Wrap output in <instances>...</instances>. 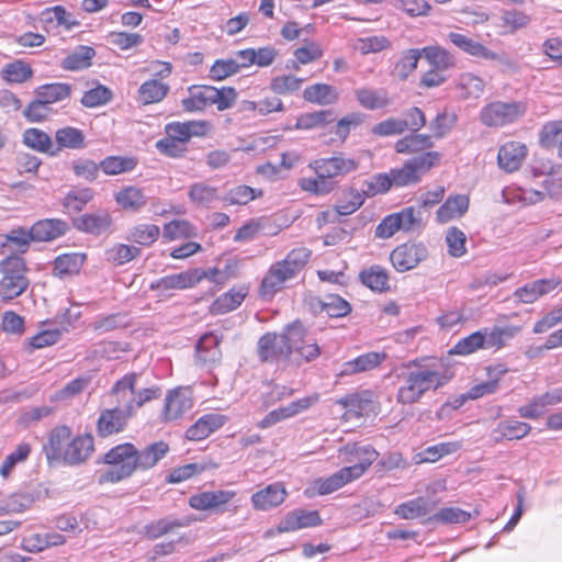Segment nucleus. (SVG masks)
<instances>
[{"label": "nucleus", "instance_id": "63", "mask_svg": "<svg viewBox=\"0 0 562 562\" xmlns=\"http://www.w3.org/2000/svg\"><path fill=\"white\" fill-rule=\"evenodd\" d=\"M112 98V91L105 86L99 85L85 92L81 98V104L86 108H97L109 103Z\"/></svg>", "mask_w": 562, "mask_h": 562}, {"label": "nucleus", "instance_id": "46", "mask_svg": "<svg viewBox=\"0 0 562 562\" xmlns=\"http://www.w3.org/2000/svg\"><path fill=\"white\" fill-rule=\"evenodd\" d=\"M23 143L40 153H47L50 156L57 154V150H52L53 142L50 136L40 128L31 127L25 130L23 133Z\"/></svg>", "mask_w": 562, "mask_h": 562}, {"label": "nucleus", "instance_id": "10", "mask_svg": "<svg viewBox=\"0 0 562 562\" xmlns=\"http://www.w3.org/2000/svg\"><path fill=\"white\" fill-rule=\"evenodd\" d=\"M133 416L132 406H126L116 402L115 407L101 412L97 423L98 435L100 437H108L119 434L124 429L127 420Z\"/></svg>", "mask_w": 562, "mask_h": 562}, {"label": "nucleus", "instance_id": "32", "mask_svg": "<svg viewBox=\"0 0 562 562\" xmlns=\"http://www.w3.org/2000/svg\"><path fill=\"white\" fill-rule=\"evenodd\" d=\"M303 98L311 103L328 105L337 102L339 93L337 89L330 85L315 83L304 89Z\"/></svg>", "mask_w": 562, "mask_h": 562}, {"label": "nucleus", "instance_id": "3", "mask_svg": "<svg viewBox=\"0 0 562 562\" xmlns=\"http://www.w3.org/2000/svg\"><path fill=\"white\" fill-rule=\"evenodd\" d=\"M136 447L125 442L110 449L103 456V462L110 468L101 473L99 483H116L133 475L136 469Z\"/></svg>", "mask_w": 562, "mask_h": 562}, {"label": "nucleus", "instance_id": "39", "mask_svg": "<svg viewBox=\"0 0 562 562\" xmlns=\"http://www.w3.org/2000/svg\"><path fill=\"white\" fill-rule=\"evenodd\" d=\"M355 93L358 102L367 110H379L391 104L389 93L384 89L361 88L356 90Z\"/></svg>", "mask_w": 562, "mask_h": 562}, {"label": "nucleus", "instance_id": "40", "mask_svg": "<svg viewBox=\"0 0 562 562\" xmlns=\"http://www.w3.org/2000/svg\"><path fill=\"white\" fill-rule=\"evenodd\" d=\"M72 91V86L66 82H54L46 83L37 89H35L34 93L36 97L41 98L47 104H53L56 102H60L70 97Z\"/></svg>", "mask_w": 562, "mask_h": 562}, {"label": "nucleus", "instance_id": "42", "mask_svg": "<svg viewBox=\"0 0 562 562\" xmlns=\"http://www.w3.org/2000/svg\"><path fill=\"white\" fill-rule=\"evenodd\" d=\"M422 55L436 70H447L453 67L456 64L453 55L446 48L438 45H431L422 48Z\"/></svg>", "mask_w": 562, "mask_h": 562}, {"label": "nucleus", "instance_id": "26", "mask_svg": "<svg viewBox=\"0 0 562 562\" xmlns=\"http://www.w3.org/2000/svg\"><path fill=\"white\" fill-rule=\"evenodd\" d=\"M71 437V429L68 426H58L52 429L43 451L49 463L59 461L63 458L67 442Z\"/></svg>", "mask_w": 562, "mask_h": 562}, {"label": "nucleus", "instance_id": "33", "mask_svg": "<svg viewBox=\"0 0 562 562\" xmlns=\"http://www.w3.org/2000/svg\"><path fill=\"white\" fill-rule=\"evenodd\" d=\"M190 97L182 100V106L188 112L203 111L212 106V86H192L189 88Z\"/></svg>", "mask_w": 562, "mask_h": 562}, {"label": "nucleus", "instance_id": "60", "mask_svg": "<svg viewBox=\"0 0 562 562\" xmlns=\"http://www.w3.org/2000/svg\"><path fill=\"white\" fill-rule=\"evenodd\" d=\"M480 348H485L483 331H475L461 340H459L454 347L450 350L451 355H470Z\"/></svg>", "mask_w": 562, "mask_h": 562}, {"label": "nucleus", "instance_id": "59", "mask_svg": "<svg viewBox=\"0 0 562 562\" xmlns=\"http://www.w3.org/2000/svg\"><path fill=\"white\" fill-rule=\"evenodd\" d=\"M460 448V442H440L424 449L419 457L422 462H436L445 456L457 452Z\"/></svg>", "mask_w": 562, "mask_h": 562}, {"label": "nucleus", "instance_id": "24", "mask_svg": "<svg viewBox=\"0 0 562 562\" xmlns=\"http://www.w3.org/2000/svg\"><path fill=\"white\" fill-rule=\"evenodd\" d=\"M386 358L385 352L370 351L360 355L353 360L344 362L339 375L346 376L371 371L378 368Z\"/></svg>", "mask_w": 562, "mask_h": 562}, {"label": "nucleus", "instance_id": "28", "mask_svg": "<svg viewBox=\"0 0 562 562\" xmlns=\"http://www.w3.org/2000/svg\"><path fill=\"white\" fill-rule=\"evenodd\" d=\"M226 418L220 414H206L200 417L192 426H190L186 432V437L189 440H203L207 438L212 432L220 429Z\"/></svg>", "mask_w": 562, "mask_h": 562}, {"label": "nucleus", "instance_id": "9", "mask_svg": "<svg viewBox=\"0 0 562 562\" xmlns=\"http://www.w3.org/2000/svg\"><path fill=\"white\" fill-rule=\"evenodd\" d=\"M428 257V249L423 243H404L390 254V260L397 272H406L416 268Z\"/></svg>", "mask_w": 562, "mask_h": 562}, {"label": "nucleus", "instance_id": "18", "mask_svg": "<svg viewBox=\"0 0 562 562\" xmlns=\"http://www.w3.org/2000/svg\"><path fill=\"white\" fill-rule=\"evenodd\" d=\"M322 522L317 510L297 509L286 514L277 526L279 533L295 531L302 528L315 527Z\"/></svg>", "mask_w": 562, "mask_h": 562}, {"label": "nucleus", "instance_id": "31", "mask_svg": "<svg viewBox=\"0 0 562 562\" xmlns=\"http://www.w3.org/2000/svg\"><path fill=\"white\" fill-rule=\"evenodd\" d=\"M336 404L359 417L372 411L373 393L371 391L350 393L336 400Z\"/></svg>", "mask_w": 562, "mask_h": 562}, {"label": "nucleus", "instance_id": "5", "mask_svg": "<svg viewBox=\"0 0 562 562\" xmlns=\"http://www.w3.org/2000/svg\"><path fill=\"white\" fill-rule=\"evenodd\" d=\"M138 378L139 375L137 373L125 374L111 390V395L115 398V402L133 407V415H135L136 409L142 407L145 403L158 398L161 395L160 387L155 385L136 390Z\"/></svg>", "mask_w": 562, "mask_h": 562}, {"label": "nucleus", "instance_id": "54", "mask_svg": "<svg viewBox=\"0 0 562 562\" xmlns=\"http://www.w3.org/2000/svg\"><path fill=\"white\" fill-rule=\"evenodd\" d=\"M284 335L286 345L290 347V356L293 352L299 353V349L303 347L311 339L307 338V330L304 325L295 321L284 327Z\"/></svg>", "mask_w": 562, "mask_h": 562}, {"label": "nucleus", "instance_id": "45", "mask_svg": "<svg viewBox=\"0 0 562 562\" xmlns=\"http://www.w3.org/2000/svg\"><path fill=\"white\" fill-rule=\"evenodd\" d=\"M422 56V49L404 50L394 66L393 75L402 81L406 80L416 70Z\"/></svg>", "mask_w": 562, "mask_h": 562}, {"label": "nucleus", "instance_id": "49", "mask_svg": "<svg viewBox=\"0 0 562 562\" xmlns=\"http://www.w3.org/2000/svg\"><path fill=\"white\" fill-rule=\"evenodd\" d=\"M169 86L157 79H150L140 85L138 89L139 101L144 104L160 102L169 92Z\"/></svg>", "mask_w": 562, "mask_h": 562}, {"label": "nucleus", "instance_id": "22", "mask_svg": "<svg viewBox=\"0 0 562 562\" xmlns=\"http://www.w3.org/2000/svg\"><path fill=\"white\" fill-rule=\"evenodd\" d=\"M69 226L58 218L40 220L31 226L33 241H52L64 236Z\"/></svg>", "mask_w": 562, "mask_h": 562}, {"label": "nucleus", "instance_id": "15", "mask_svg": "<svg viewBox=\"0 0 562 562\" xmlns=\"http://www.w3.org/2000/svg\"><path fill=\"white\" fill-rule=\"evenodd\" d=\"M528 155V148L524 143L509 140L502 145L497 154L498 167L505 172L517 171Z\"/></svg>", "mask_w": 562, "mask_h": 562}, {"label": "nucleus", "instance_id": "55", "mask_svg": "<svg viewBox=\"0 0 562 562\" xmlns=\"http://www.w3.org/2000/svg\"><path fill=\"white\" fill-rule=\"evenodd\" d=\"M33 76L31 66L24 60H14L2 70V77L11 83H23Z\"/></svg>", "mask_w": 562, "mask_h": 562}, {"label": "nucleus", "instance_id": "29", "mask_svg": "<svg viewBox=\"0 0 562 562\" xmlns=\"http://www.w3.org/2000/svg\"><path fill=\"white\" fill-rule=\"evenodd\" d=\"M315 313H325L329 317H344L351 312V305L345 299L336 294H327L312 303Z\"/></svg>", "mask_w": 562, "mask_h": 562}, {"label": "nucleus", "instance_id": "25", "mask_svg": "<svg viewBox=\"0 0 562 562\" xmlns=\"http://www.w3.org/2000/svg\"><path fill=\"white\" fill-rule=\"evenodd\" d=\"M248 291L249 288L245 284L233 286L211 304L210 312L214 315H221L236 310L248 295Z\"/></svg>", "mask_w": 562, "mask_h": 562}, {"label": "nucleus", "instance_id": "52", "mask_svg": "<svg viewBox=\"0 0 562 562\" xmlns=\"http://www.w3.org/2000/svg\"><path fill=\"white\" fill-rule=\"evenodd\" d=\"M485 82L471 72L462 74L458 80V89L463 99H477L484 91Z\"/></svg>", "mask_w": 562, "mask_h": 562}, {"label": "nucleus", "instance_id": "53", "mask_svg": "<svg viewBox=\"0 0 562 562\" xmlns=\"http://www.w3.org/2000/svg\"><path fill=\"white\" fill-rule=\"evenodd\" d=\"M140 254V248L126 244H115L105 251L106 260L116 266L125 265L139 257Z\"/></svg>", "mask_w": 562, "mask_h": 562}, {"label": "nucleus", "instance_id": "41", "mask_svg": "<svg viewBox=\"0 0 562 562\" xmlns=\"http://www.w3.org/2000/svg\"><path fill=\"white\" fill-rule=\"evenodd\" d=\"M55 139L58 145L55 149L57 153L63 148L81 149L86 147V136L83 132L77 127L66 126L57 130Z\"/></svg>", "mask_w": 562, "mask_h": 562}, {"label": "nucleus", "instance_id": "8", "mask_svg": "<svg viewBox=\"0 0 562 562\" xmlns=\"http://www.w3.org/2000/svg\"><path fill=\"white\" fill-rule=\"evenodd\" d=\"M257 356L261 362L279 363L290 359V347L286 345L284 330L280 334L266 333L257 342Z\"/></svg>", "mask_w": 562, "mask_h": 562}, {"label": "nucleus", "instance_id": "47", "mask_svg": "<svg viewBox=\"0 0 562 562\" xmlns=\"http://www.w3.org/2000/svg\"><path fill=\"white\" fill-rule=\"evenodd\" d=\"M95 50L90 46H79L61 61L65 70L76 71L88 68L91 65Z\"/></svg>", "mask_w": 562, "mask_h": 562}, {"label": "nucleus", "instance_id": "14", "mask_svg": "<svg viewBox=\"0 0 562 562\" xmlns=\"http://www.w3.org/2000/svg\"><path fill=\"white\" fill-rule=\"evenodd\" d=\"M339 452L349 458L347 462L357 461L355 464L347 467L350 470L357 469L355 476L359 479L369 467L376 460L378 452L372 446H359L357 443H348L339 449Z\"/></svg>", "mask_w": 562, "mask_h": 562}, {"label": "nucleus", "instance_id": "57", "mask_svg": "<svg viewBox=\"0 0 562 562\" xmlns=\"http://www.w3.org/2000/svg\"><path fill=\"white\" fill-rule=\"evenodd\" d=\"M528 170L531 173L532 178L548 176V179H546L544 181L547 186L553 182L554 175H559L560 178L562 179V167H558L554 170L552 162L549 159L540 156H535L531 159Z\"/></svg>", "mask_w": 562, "mask_h": 562}, {"label": "nucleus", "instance_id": "50", "mask_svg": "<svg viewBox=\"0 0 562 562\" xmlns=\"http://www.w3.org/2000/svg\"><path fill=\"white\" fill-rule=\"evenodd\" d=\"M160 234V229L155 224H139L132 227L127 235L126 239L128 241L142 245V246H150L154 244Z\"/></svg>", "mask_w": 562, "mask_h": 562}, {"label": "nucleus", "instance_id": "34", "mask_svg": "<svg viewBox=\"0 0 562 562\" xmlns=\"http://www.w3.org/2000/svg\"><path fill=\"white\" fill-rule=\"evenodd\" d=\"M502 198L506 203L513 206L526 207L540 202L544 198V194L537 190L506 188L502 192Z\"/></svg>", "mask_w": 562, "mask_h": 562}, {"label": "nucleus", "instance_id": "17", "mask_svg": "<svg viewBox=\"0 0 562 562\" xmlns=\"http://www.w3.org/2000/svg\"><path fill=\"white\" fill-rule=\"evenodd\" d=\"M235 495L226 490L201 492L190 497L189 505L196 510H221Z\"/></svg>", "mask_w": 562, "mask_h": 562}, {"label": "nucleus", "instance_id": "16", "mask_svg": "<svg viewBox=\"0 0 562 562\" xmlns=\"http://www.w3.org/2000/svg\"><path fill=\"white\" fill-rule=\"evenodd\" d=\"M93 450V437L90 434L80 435L67 442L61 460L66 464L78 465L86 462Z\"/></svg>", "mask_w": 562, "mask_h": 562}, {"label": "nucleus", "instance_id": "20", "mask_svg": "<svg viewBox=\"0 0 562 562\" xmlns=\"http://www.w3.org/2000/svg\"><path fill=\"white\" fill-rule=\"evenodd\" d=\"M562 403V387H557L547 393L536 396L532 401L518 408L522 418L536 419L540 417L548 406H554Z\"/></svg>", "mask_w": 562, "mask_h": 562}, {"label": "nucleus", "instance_id": "38", "mask_svg": "<svg viewBox=\"0 0 562 562\" xmlns=\"http://www.w3.org/2000/svg\"><path fill=\"white\" fill-rule=\"evenodd\" d=\"M519 326H495L493 329L483 331L485 348H503L507 342L513 339L519 331Z\"/></svg>", "mask_w": 562, "mask_h": 562}, {"label": "nucleus", "instance_id": "1", "mask_svg": "<svg viewBox=\"0 0 562 562\" xmlns=\"http://www.w3.org/2000/svg\"><path fill=\"white\" fill-rule=\"evenodd\" d=\"M396 378L400 382L396 393L397 403L411 405L419 402L428 391H436L443 386L451 375L436 364H422L414 360L397 369Z\"/></svg>", "mask_w": 562, "mask_h": 562}, {"label": "nucleus", "instance_id": "30", "mask_svg": "<svg viewBox=\"0 0 562 562\" xmlns=\"http://www.w3.org/2000/svg\"><path fill=\"white\" fill-rule=\"evenodd\" d=\"M168 452L169 446L165 441L150 443L142 450L136 448V469L146 471L154 468Z\"/></svg>", "mask_w": 562, "mask_h": 562}, {"label": "nucleus", "instance_id": "19", "mask_svg": "<svg viewBox=\"0 0 562 562\" xmlns=\"http://www.w3.org/2000/svg\"><path fill=\"white\" fill-rule=\"evenodd\" d=\"M193 405L189 390L178 387L171 390L166 395L164 406L165 420H173L180 418L189 412Z\"/></svg>", "mask_w": 562, "mask_h": 562}, {"label": "nucleus", "instance_id": "13", "mask_svg": "<svg viewBox=\"0 0 562 562\" xmlns=\"http://www.w3.org/2000/svg\"><path fill=\"white\" fill-rule=\"evenodd\" d=\"M357 469L350 470L347 467L341 468L328 477L315 480L310 487L305 490V495L313 497L315 495L330 494L349 482L356 480Z\"/></svg>", "mask_w": 562, "mask_h": 562}, {"label": "nucleus", "instance_id": "43", "mask_svg": "<svg viewBox=\"0 0 562 562\" xmlns=\"http://www.w3.org/2000/svg\"><path fill=\"white\" fill-rule=\"evenodd\" d=\"M222 337L214 333L204 334L196 344V353L204 362H216L221 358Z\"/></svg>", "mask_w": 562, "mask_h": 562}, {"label": "nucleus", "instance_id": "35", "mask_svg": "<svg viewBox=\"0 0 562 562\" xmlns=\"http://www.w3.org/2000/svg\"><path fill=\"white\" fill-rule=\"evenodd\" d=\"M434 508L435 503L424 497H417L400 504L395 508L394 514L402 519H415L428 515Z\"/></svg>", "mask_w": 562, "mask_h": 562}, {"label": "nucleus", "instance_id": "58", "mask_svg": "<svg viewBox=\"0 0 562 562\" xmlns=\"http://www.w3.org/2000/svg\"><path fill=\"white\" fill-rule=\"evenodd\" d=\"M115 200L123 209H142L146 206V196L135 187H126L115 194Z\"/></svg>", "mask_w": 562, "mask_h": 562}, {"label": "nucleus", "instance_id": "23", "mask_svg": "<svg viewBox=\"0 0 562 562\" xmlns=\"http://www.w3.org/2000/svg\"><path fill=\"white\" fill-rule=\"evenodd\" d=\"M560 283V279H539L518 288L514 296L521 303L531 304L540 296L553 291Z\"/></svg>", "mask_w": 562, "mask_h": 562}, {"label": "nucleus", "instance_id": "4", "mask_svg": "<svg viewBox=\"0 0 562 562\" xmlns=\"http://www.w3.org/2000/svg\"><path fill=\"white\" fill-rule=\"evenodd\" d=\"M26 263L20 256H9L0 261V296L9 302L20 296L29 286Z\"/></svg>", "mask_w": 562, "mask_h": 562}, {"label": "nucleus", "instance_id": "61", "mask_svg": "<svg viewBox=\"0 0 562 562\" xmlns=\"http://www.w3.org/2000/svg\"><path fill=\"white\" fill-rule=\"evenodd\" d=\"M367 198L363 186H361L360 189L350 187L342 191L339 199V205L336 207V211H340L341 209H351V211H357L362 206Z\"/></svg>", "mask_w": 562, "mask_h": 562}, {"label": "nucleus", "instance_id": "48", "mask_svg": "<svg viewBox=\"0 0 562 562\" xmlns=\"http://www.w3.org/2000/svg\"><path fill=\"white\" fill-rule=\"evenodd\" d=\"M361 282L372 291L384 292L389 290V274L385 268L374 265L361 271Z\"/></svg>", "mask_w": 562, "mask_h": 562}, {"label": "nucleus", "instance_id": "62", "mask_svg": "<svg viewBox=\"0 0 562 562\" xmlns=\"http://www.w3.org/2000/svg\"><path fill=\"white\" fill-rule=\"evenodd\" d=\"M465 234L458 227H449L446 233V244L448 247V254L454 258L462 257L465 251Z\"/></svg>", "mask_w": 562, "mask_h": 562}, {"label": "nucleus", "instance_id": "51", "mask_svg": "<svg viewBox=\"0 0 562 562\" xmlns=\"http://www.w3.org/2000/svg\"><path fill=\"white\" fill-rule=\"evenodd\" d=\"M336 120L333 110H319L311 113H304L296 120V127L301 130H312L323 127Z\"/></svg>", "mask_w": 562, "mask_h": 562}, {"label": "nucleus", "instance_id": "6", "mask_svg": "<svg viewBox=\"0 0 562 562\" xmlns=\"http://www.w3.org/2000/svg\"><path fill=\"white\" fill-rule=\"evenodd\" d=\"M527 112L522 101H493L484 105L480 112V121L487 127H503L521 119Z\"/></svg>", "mask_w": 562, "mask_h": 562}, {"label": "nucleus", "instance_id": "36", "mask_svg": "<svg viewBox=\"0 0 562 562\" xmlns=\"http://www.w3.org/2000/svg\"><path fill=\"white\" fill-rule=\"evenodd\" d=\"M448 38L458 48L473 57L482 59H485V57H493L491 49L465 34L450 32L448 34Z\"/></svg>", "mask_w": 562, "mask_h": 562}, {"label": "nucleus", "instance_id": "37", "mask_svg": "<svg viewBox=\"0 0 562 562\" xmlns=\"http://www.w3.org/2000/svg\"><path fill=\"white\" fill-rule=\"evenodd\" d=\"M86 261V255L80 252L64 254L54 260V276L65 278L77 274Z\"/></svg>", "mask_w": 562, "mask_h": 562}, {"label": "nucleus", "instance_id": "64", "mask_svg": "<svg viewBox=\"0 0 562 562\" xmlns=\"http://www.w3.org/2000/svg\"><path fill=\"white\" fill-rule=\"evenodd\" d=\"M52 114V108L44 102L41 98L36 97L35 100L30 102L23 110V116L31 123H41Z\"/></svg>", "mask_w": 562, "mask_h": 562}, {"label": "nucleus", "instance_id": "27", "mask_svg": "<svg viewBox=\"0 0 562 562\" xmlns=\"http://www.w3.org/2000/svg\"><path fill=\"white\" fill-rule=\"evenodd\" d=\"M198 283V274L195 272H191L190 269L179 273L165 276L151 283L150 289L157 291L184 290L193 288Z\"/></svg>", "mask_w": 562, "mask_h": 562}, {"label": "nucleus", "instance_id": "11", "mask_svg": "<svg viewBox=\"0 0 562 562\" xmlns=\"http://www.w3.org/2000/svg\"><path fill=\"white\" fill-rule=\"evenodd\" d=\"M315 173H321L325 178L345 177L359 168V160L345 157L342 154L329 158L316 159L310 164Z\"/></svg>", "mask_w": 562, "mask_h": 562}, {"label": "nucleus", "instance_id": "2", "mask_svg": "<svg viewBox=\"0 0 562 562\" xmlns=\"http://www.w3.org/2000/svg\"><path fill=\"white\" fill-rule=\"evenodd\" d=\"M312 251L306 247L292 249L283 260L277 261L267 271L260 284V295L271 299L283 289L285 282L294 279L307 265Z\"/></svg>", "mask_w": 562, "mask_h": 562}, {"label": "nucleus", "instance_id": "56", "mask_svg": "<svg viewBox=\"0 0 562 562\" xmlns=\"http://www.w3.org/2000/svg\"><path fill=\"white\" fill-rule=\"evenodd\" d=\"M5 241L2 243L3 247H10L15 252L24 254L27 251L30 243L33 241L31 228L25 229L22 227L11 229L5 236Z\"/></svg>", "mask_w": 562, "mask_h": 562}, {"label": "nucleus", "instance_id": "12", "mask_svg": "<svg viewBox=\"0 0 562 562\" xmlns=\"http://www.w3.org/2000/svg\"><path fill=\"white\" fill-rule=\"evenodd\" d=\"M72 224L78 231L94 236L110 235L114 232L110 213H77Z\"/></svg>", "mask_w": 562, "mask_h": 562}, {"label": "nucleus", "instance_id": "7", "mask_svg": "<svg viewBox=\"0 0 562 562\" xmlns=\"http://www.w3.org/2000/svg\"><path fill=\"white\" fill-rule=\"evenodd\" d=\"M424 226L422 213H390L375 228L378 238H390L396 232H417Z\"/></svg>", "mask_w": 562, "mask_h": 562}, {"label": "nucleus", "instance_id": "44", "mask_svg": "<svg viewBox=\"0 0 562 562\" xmlns=\"http://www.w3.org/2000/svg\"><path fill=\"white\" fill-rule=\"evenodd\" d=\"M434 145L431 136L412 133L395 143V150L398 154H415L431 148Z\"/></svg>", "mask_w": 562, "mask_h": 562}, {"label": "nucleus", "instance_id": "21", "mask_svg": "<svg viewBox=\"0 0 562 562\" xmlns=\"http://www.w3.org/2000/svg\"><path fill=\"white\" fill-rule=\"evenodd\" d=\"M286 495L288 492L283 484L273 483L252 494L251 504L257 510H269L281 505Z\"/></svg>", "mask_w": 562, "mask_h": 562}]
</instances>
